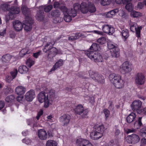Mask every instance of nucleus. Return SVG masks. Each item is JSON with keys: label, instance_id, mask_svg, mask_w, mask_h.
<instances>
[{"label": "nucleus", "instance_id": "nucleus-40", "mask_svg": "<svg viewBox=\"0 0 146 146\" xmlns=\"http://www.w3.org/2000/svg\"><path fill=\"white\" fill-rule=\"evenodd\" d=\"M11 56L9 55L3 56L2 58V60L3 62L8 63L11 59Z\"/></svg>", "mask_w": 146, "mask_h": 146}, {"label": "nucleus", "instance_id": "nucleus-51", "mask_svg": "<svg viewBox=\"0 0 146 146\" xmlns=\"http://www.w3.org/2000/svg\"><path fill=\"white\" fill-rule=\"evenodd\" d=\"M18 72L17 69H15L11 72V74L13 78H15L17 76Z\"/></svg>", "mask_w": 146, "mask_h": 146}, {"label": "nucleus", "instance_id": "nucleus-24", "mask_svg": "<svg viewBox=\"0 0 146 146\" xmlns=\"http://www.w3.org/2000/svg\"><path fill=\"white\" fill-rule=\"evenodd\" d=\"M80 5L78 3H75L73 5V8H71L69 10L71 11L72 13V16L75 17L77 15V11L79 10L80 9H81Z\"/></svg>", "mask_w": 146, "mask_h": 146}, {"label": "nucleus", "instance_id": "nucleus-57", "mask_svg": "<svg viewBox=\"0 0 146 146\" xmlns=\"http://www.w3.org/2000/svg\"><path fill=\"white\" fill-rule=\"evenodd\" d=\"M43 111L41 110L37 113V116L36 117L37 120H38L40 117L43 114Z\"/></svg>", "mask_w": 146, "mask_h": 146}, {"label": "nucleus", "instance_id": "nucleus-62", "mask_svg": "<svg viewBox=\"0 0 146 146\" xmlns=\"http://www.w3.org/2000/svg\"><path fill=\"white\" fill-rule=\"evenodd\" d=\"M87 33H94L95 34H99V35H102V32L98 31H96V30H94L93 31H88L87 32Z\"/></svg>", "mask_w": 146, "mask_h": 146}, {"label": "nucleus", "instance_id": "nucleus-6", "mask_svg": "<svg viewBox=\"0 0 146 146\" xmlns=\"http://www.w3.org/2000/svg\"><path fill=\"white\" fill-rule=\"evenodd\" d=\"M89 73L90 77L94 81L101 84H102L104 83V77L101 74H99L92 70H90L89 72Z\"/></svg>", "mask_w": 146, "mask_h": 146}, {"label": "nucleus", "instance_id": "nucleus-46", "mask_svg": "<svg viewBox=\"0 0 146 146\" xmlns=\"http://www.w3.org/2000/svg\"><path fill=\"white\" fill-rule=\"evenodd\" d=\"M111 2L110 0H101L100 3L101 5L105 6L109 5Z\"/></svg>", "mask_w": 146, "mask_h": 146}, {"label": "nucleus", "instance_id": "nucleus-10", "mask_svg": "<svg viewBox=\"0 0 146 146\" xmlns=\"http://www.w3.org/2000/svg\"><path fill=\"white\" fill-rule=\"evenodd\" d=\"M145 80L144 74L141 72H139L136 75L135 78V82L138 85L143 84Z\"/></svg>", "mask_w": 146, "mask_h": 146}, {"label": "nucleus", "instance_id": "nucleus-64", "mask_svg": "<svg viewBox=\"0 0 146 146\" xmlns=\"http://www.w3.org/2000/svg\"><path fill=\"white\" fill-rule=\"evenodd\" d=\"M6 33V30L5 29L0 30V35L3 36Z\"/></svg>", "mask_w": 146, "mask_h": 146}, {"label": "nucleus", "instance_id": "nucleus-60", "mask_svg": "<svg viewBox=\"0 0 146 146\" xmlns=\"http://www.w3.org/2000/svg\"><path fill=\"white\" fill-rule=\"evenodd\" d=\"M145 4L143 3H143L139 2L137 4V7L139 9H142L144 6Z\"/></svg>", "mask_w": 146, "mask_h": 146}, {"label": "nucleus", "instance_id": "nucleus-26", "mask_svg": "<svg viewBox=\"0 0 146 146\" xmlns=\"http://www.w3.org/2000/svg\"><path fill=\"white\" fill-rule=\"evenodd\" d=\"M63 62L62 60L60 59L56 62L52 68L50 70V72H51L56 70L58 68L62 66Z\"/></svg>", "mask_w": 146, "mask_h": 146}, {"label": "nucleus", "instance_id": "nucleus-59", "mask_svg": "<svg viewBox=\"0 0 146 146\" xmlns=\"http://www.w3.org/2000/svg\"><path fill=\"white\" fill-rule=\"evenodd\" d=\"M14 79L13 77H11V76H7L6 77L5 80L7 82L9 83Z\"/></svg>", "mask_w": 146, "mask_h": 146}, {"label": "nucleus", "instance_id": "nucleus-4", "mask_svg": "<svg viewBox=\"0 0 146 146\" xmlns=\"http://www.w3.org/2000/svg\"><path fill=\"white\" fill-rule=\"evenodd\" d=\"M80 7L81 11L84 14L86 13L88 11L90 13H94L96 11L94 5L91 2H88V4L82 2L81 4Z\"/></svg>", "mask_w": 146, "mask_h": 146}, {"label": "nucleus", "instance_id": "nucleus-13", "mask_svg": "<svg viewBox=\"0 0 146 146\" xmlns=\"http://www.w3.org/2000/svg\"><path fill=\"white\" fill-rule=\"evenodd\" d=\"M45 39H46L48 42L45 45L43 50L44 52H46L47 51L51 49V48H53V47H52V46L55 44V42L53 40L47 37H45Z\"/></svg>", "mask_w": 146, "mask_h": 146}, {"label": "nucleus", "instance_id": "nucleus-14", "mask_svg": "<svg viewBox=\"0 0 146 146\" xmlns=\"http://www.w3.org/2000/svg\"><path fill=\"white\" fill-rule=\"evenodd\" d=\"M9 13L8 16L9 19H13L14 17V15L19 13L20 12V9L19 8L17 7H16L13 6L11 7V8L9 10Z\"/></svg>", "mask_w": 146, "mask_h": 146}, {"label": "nucleus", "instance_id": "nucleus-22", "mask_svg": "<svg viewBox=\"0 0 146 146\" xmlns=\"http://www.w3.org/2000/svg\"><path fill=\"white\" fill-rule=\"evenodd\" d=\"M119 11V9H115L105 13L103 14V16L106 17L111 18L115 15V14Z\"/></svg>", "mask_w": 146, "mask_h": 146}, {"label": "nucleus", "instance_id": "nucleus-53", "mask_svg": "<svg viewBox=\"0 0 146 146\" xmlns=\"http://www.w3.org/2000/svg\"><path fill=\"white\" fill-rule=\"evenodd\" d=\"M124 9L121 8L120 10H119V15L120 16L125 17V13L124 11Z\"/></svg>", "mask_w": 146, "mask_h": 146}, {"label": "nucleus", "instance_id": "nucleus-1", "mask_svg": "<svg viewBox=\"0 0 146 146\" xmlns=\"http://www.w3.org/2000/svg\"><path fill=\"white\" fill-rule=\"evenodd\" d=\"M55 92L53 90H51L48 93L41 92L37 95L38 100L40 103L44 102V107L48 108L51 104V102L54 98Z\"/></svg>", "mask_w": 146, "mask_h": 146}, {"label": "nucleus", "instance_id": "nucleus-63", "mask_svg": "<svg viewBox=\"0 0 146 146\" xmlns=\"http://www.w3.org/2000/svg\"><path fill=\"white\" fill-rule=\"evenodd\" d=\"M136 131L135 129L134 128L127 129L126 130V133L127 134H128L129 133L135 132Z\"/></svg>", "mask_w": 146, "mask_h": 146}, {"label": "nucleus", "instance_id": "nucleus-48", "mask_svg": "<svg viewBox=\"0 0 146 146\" xmlns=\"http://www.w3.org/2000/svg\"><path fill=\"white\" fill-rule=\"evenodd\" d=\"M91 50H93L94 51H96L98 50V46L97 44L96 43H93L91 46L90 48Z\"/></svg>", "mask_w": 146, "mask_h": 146}, {"label": "nucleus", "instance_id": "nucleus-23", "mask_svg": "<svg viewBox=\"0 0 146 146\" xmlns=\"http://www.w3.org/2000/svg\"><path fill=\"white\" fill-rule=\"evenodd\" d=\"M38 136L41 140H45L46 139L47 134L46 131L43 129H40L38 130Z\"/></svg>", "mask_w": 146, "mask_h": 146}, {"label": "nucleus", "instance_id": "nucleus-30", "mask_svg": "<svg viewBox=\"0 0 146 146\" xmlns=\"http://www.w3.org/2000/svg\"><path fill=\"white\" fill-rule=\"evenodd\" d=\"M111 56L113 57H117L119 54V49L118 47H116L113 50H110Z\"/></svg>", "mask_w": 146, "mask_h": 146}, {"label": "nucleus", "instance_id": "nucleus-58", "mask_svg": "<svg viewBox=\"0 0 146 146\" xmlns=\"http://www.w3.org/2000/svg\"><path fill=\"white\" fill-rule=\"evenodd\" d=\"M22 141L23 143H24L27 144H29L31 141L30 139L27 138H25V139H23Z\"/></svg>", "mask_w": 146, "mask_h": 146}, {"label": "nucleus", "instance_id": "nucleus-8", "mask_svg": "<svg viewBox=\"0 0 146 146\" xmlns=\"http://www.w3.org/2000/svg\"><path fill=\"white\" fill-rule=\"evenodd\" d=\"M61 9L64 14V19L66 22H70L72 20V18L75 17L72 16L73 13L68 10L66 7H63Z\"/></svg>", "mask_w": 146, "mask_h": 146}, {"label": "nucleus", "instance_id": "nucleus-35", "mask_svg": "<svg viewBox=\"0 0 146 146\" xmlns=\"http://www.w3.org/2000/svg\"><path fill=\"white\" fill-rule=\"evenodd\" d=\"M28 68L25 65L20 66L19 67V71L21 74L25 73L28 72Z\"/></svg>", "mask_w": 146, "mask_h": 146}, {"label": "nucleus", "instance_id": "nucleus-52", "mask_svg": "<svg viewBox=\"0 0 146 146\" xmlns=\"http://www.w3.org/2000/svg\"><path fill=\"white\" fill-rule=\"evenodd\" d=\"M62 20V17L59 16L56 17L53 20V22L55 23H60L61 22Z\"/></svg>", "mask_w": 146, "mask_h": 146}, {"label": "nucleus", "instance_id": "nucleus-20", "mask_svg": "<svg viewBox=\"0 0 146 146\" xmlns=\"http://www.w3.org/2000/svg\"><path fill=\"white\" fill-rule=\"evenodd\" d=\"M13 27L17 31H20L23 29L22 24L18 20H15L13 22Z\"/></svg>", "mask_w": 146, "mask_h": 146}, {"label": "nucleus", "instance_id": "nucleus-3", "mask_svg": "<svg viewBox=\"0 0 146 146\" xmlns=\"http://www.w3.org/2000/svg\"><path fill=\"white\" fill-rule=\"evenodd\" d=\"M109 78L111 83L117 88L123 87L125 81L120 75L112 73L110 75Z\"/></svg>", "mask_w": 146, "mask_h": 146}, {"label": "nucleus", "instance_id": "nucleus-19", "mask_svg": "<svg viewBox=\"0 0 146 146\" xmlns=\"http://www.w3.org/2000/svg\"><path fill=\"white\" fill-rule=\"evenodd\" d=\"M102 30L104 32L109 35H112L114 32V28L110 25H105L102 26Z\"/></svg>", "mask_w": 146, "mask_h": 146}, {"label": "nucleus", "instance_id": "nucleus-54", "mask_svg": "<svg viewBox=\"0 0 146 146\" xmlns=\"http://www.w3.org/2000/svg\"><path fill=\"white\" fill-rule=\"evenodd\" d=\"M9 7V5L7 4H2L1 6V8L3 11H5L7 10Z\"/></svg>", "mask_w": 146, "mask_h": 146}, {"label": "nucleus", "instance_id": "nucleus-17", "mask_svg": "<svg viewBox=\"0 0 146 146\" xmlns=\"http://www.w3.org/2000/svg\"><path fill=\"white\" fill-rule=\"evenodd\" d=\"M48 51V60L50 61H53L54 60L53 58L56 54L57 52V49L53 47Z\"/></svg>", "mask_w": 146, "mask_h": 146}, {"label": "nucleus", "instance_id": "nucleus-43", "mask_svg": "<svg viewBox=\"0 0 146 146\" xmlns=\"http://www.w3.org/2000/svg\"><path fill=\"white\" fill-rule=\"evenodd\" d=\"M141 13L139 12H137L135 11H131L130 15H131L134 17H137L141 16Z\"/></svg>", "mask_w": 146, "mask_h": 146}, {"label": "nucleus", "instance_id": "nucleus-42", "mask_svg": "<svg viewBox=\"0 0 146 146\" xmlns=\"http://www.w3.org/2000/svg\"><path fill=\"white\" fill-rule=\"evenodd\" d=\"M35 63V61L33 60L32 58H29L28 59L26 62V64L27 65L31 67Z\"/></svg>", "mask_w": 146, "mask_h": 146}, {"label": "nucleus", "instance_id": "nucleus-34", "mask_svg": "<svg viewBox=\"0 0 146 146\" xmlns=\"http://www.w3.org/2000/svg\"><path fill=\"white\" fill-rule=\"evenodd\" d=\"M108 47L110 50L115 48L116 47H118L115 43L109 40L108 42Z\"/></svg>", "mask_w": 146, "mask_h": 146}, {"label": "nucleus", "instance_id": "nucleus-56", "mask_svg": "<svg viewBox=\"0 0 146 146\" xmlns=\"http://www.w3.org/2000/svg\"><path fill=\"white\" fill-rule=\"evenodd\" d=\"M88 112V110L87 109H85L84 110L83 109L82 111L83 114L82 115V118H84L86 117V116Z\"/></svg>", "mask_w": 146, "mask_h": 146}, {"label": "nucleus", "instance_id": "nucleus-27", "mask_svg": "<svg viewBox=\"0 0 146 146\" xmlns=\"http://www.w3.org/2000/svg\"><path fill=\"white\" fill-rule=\"evenodd\" d=\"M105 130V127L103 125H96L94 126V130L97 132L101 133L103 134Z\"/></svg>", "mask_w": 146, "mask_h": 146}, {"label": "nucleus", "instance_id": "nucleus-32", "mask_svg": "<svg viewBox=\"0 0 146 146\" xmlns=\"http://www.w3.org/2000/svg\"><path fill=\"white\" fill-rule=\"evenodd\" d=\"M136 117L135 113L132 112L127 117L126 120L128 123H131L132 122Z\"/></svg>", "mask_w": 146, "mask_h": 146}, {"label": "nucleus", "instance_id": "nucleus-55", "mask_svg": "<svg viewBox=\"0 0 146 146\" xmlns=\"http://www.w3.org/2000/svg\"><path fill=\"white\" fill-rule=\"evenodd\" d=\"M104 112L106 118H107L109 116L110 112L109 110L107 109H105L104 110Z\"/></svg>", "mask_w": 146, "mask_h": 146}, {"label": "nucleus", "instance_id": "nucleus-5", "mask_svg": "<svg viewBox=\"0 0 146 146\" xmlns=\"http://www.w3.org/2000/svg\"><path fill=\"white\" fill-rule=\"evenodd\" d=\"M85 53L88 58L95 62H102V56L96 51L87 50L85 51Z\"/></svg>", "mask_w": 146, "mask_h": 146}, {"label": "nucleus", "instance_id": "nucleus-15", "mask_svg": "<svg viewBox=\"0 0 146 146\" xmlns=\"http://www.w3.org/2000/svg\"><path fill=\"white\" fill-rule=\"evenodd\" d=\"M76 143L78 146H93L88 140L81 138H77L76 140Z\"/></svg>", "mask_w": 146, "mask_h": 146}, {"label": "nucleus", "instance_id": "nucleus-9", "mask_svg": "<svg viewBox=\"0 0 146 146\" xmlns=\"http://www.w3.org/2000/svg\"><path fill=\"white\" fill-rule=\"evenodd\" d=\"M125 139L127 142L132 144L138 143L140 139L139 136L135 134L128 135L126 137Z\"/></svg>", "mask_w": 146, "mask_h": 146}, {"label": "nucleus", "instance_id": "nucleus-31", "mask_svg": "<svg viewBox=\"0 0 146 146\" xmlns=\"http://www.w3.org/2000/svg\"><path fill=\"white\" fill-rule=\"evenodd\" d=\"M83 107L81 105H78L74 109L75 113L78 114L80 115L82 113L83 111Z\"/></svg>", "mask_w": 146, "mask_h": 146}, {"label": "nucleus", "instance_id": "nucleus-49", "mask_svg": "<svg viewBox=\"0 0 146 146\" xmlns=\"http://www.w3.org/2000/svg\"><path fill=\"white\" fill-rule=\"evenodd\" d=\"M52 8L53 6L52 5H48L44 6V9L45 12H48L52 9Z\"/></svg>", "mask_w": 146, "mask_h": 146}, {"label": "nucleus", "instance_id": "nucleus-2", "mask_svg": "<svg viewBox=\"0 0 146 146\" xmlns=\"http://www.w3.org/2000/svg\"><path fill=\"white\" fill-rule=\"evenodd\" d=\"M22 11L25 16V21L24 23V30L26 31H30L32 29V19L30 17V11L25 6H23L21 7Z\"/></svg>", "mask_w": 146, "mask_h": 146}, {"label": "nucleus", "instance_id": "nucleus-37", "mask_svg": "<svg viewBox=\"0 0 146 146\" xmlns=\"http://www.w3.org/2000/svg\"><path fill=\"white\" fill-rule=\"evenodd\" d=\"M31 50H29L27 48H24L22 49L20 51V54L21 56H23L27 54L30 53Z\"/></svg>", "mask_w": 146, "mask_h": 146}, {"label": "nucleus", "instance_id": "nucleus-41", "mask_svg": "<svg viewBox=\"0 0 146 146\" xmlns=\"http://www.w3.org/2000/svg\"><path fill=\"white\" fill-rule=\"evenodd\" d=\"M54 7V8L60 9L62 11L61 9L63 7H65L64 5L62 6V3H60L58 2L55 1L53 5Z\"/></svg>", "mask_w": 146, "mask_h": 146}, {"label": "nucleus", "instance_id": "nucleus-33", "mask_svg": "<svg viewBox=\"0 0 146 146\" xmlns=\"http://www.w3.org/2000/svg\"><path fill=\"white\" fill-rule=\"evenodd\" d=\"M82 33H77L75 34L74 36L69 37L68 40H74L80 37L83 38L84 36H82Z\"/></svg>", "mask_w": 146, "mask_h": 146}, {"label": "nucleus", "instance_id": "nucleus-12", "mask_svg": "<svg viewBox=\"0 0 146 146\" xmlns=\"http://www.w3.org/2000/svg\"><path fill=\"white\" fill-rule=\"evenodd\" d=\"M131 30L134 32L136 31V36L138 37H139L140 36L141 30L142 29L141 26L138 27L137 26V24L135 23H132L131 21V23L129 24Z\"/></svg>", "mask_w": 146, "mask_h": 146}, {"label": "nucleus", "instance_id": "nucleus-7", "mask_svg": "<svg viewBox=\"0 0 146 146\" xmlns=\"http://www.w3.org/2000/svg\"><path fill=\"white\" fill-rule=\"evenodd\" d=\"M142 105L141 102L139 100H137L133 102L131 105V107L133 111H136L138 113L140 114L142 112L141 109Z\"/></svg>", "mask_w": 146, "mask_h": 146}, {"label": "nucleus", "instance_id": "nucleus-39", "mask_svg": "<svg viewBox=\"0 0 146 146\" xmlns=\"http://www.w3.org/2000/svg\"><path fill=\"white\" fill-rule=\"evenodd\" d=\"M97 41L100 44L103 45L106 43L107 40L105 37H102L98 39Z\"/></svg>", "mask_w": 146, "mask_h": 146}, {"label": "nucleus", "instance_id": "nucleus-45", "mask_svg": "<svg viewBox=\"0 0 146 146\" xmlns=\"http://www.w3.org/2000/svg\"><path fill=\"white\" fill-rule=\"evenodd\" d=\"M140 135L143 137H146V128L143 127L142 128L140 131Z\"/></svg>", "mask_w": 146, "mask_h": 146}, {"label": "nucleus", "instance_id": "nucleus-38", "mask_svg": "<svg viewBox=\"0 0 146 146\" xmlns=\"http://www.w3.org/2000/svg\"><path fill=\"white\" fill-rule=\"evenodd\" d=\"M57 142L53 140H48L46 141V146H57Z\"/></svg>", "mask_w": 146, "mask_h": 146}, {"label": "nucleus", "instance_id": "nucleus-25", "mask_svg": "<svg viewBox=\"0 0 146 146\" xmlns=\"http://www.w3.org/2000/svg\"><path fill=\"white\" fill-rule=\"evenodd\" d=\"M26 91V88L22 86H18L15 89V92L17 94L22 95L24 94Z\"/></svg>", "mask_w": 146, "mask_h": 146}, {"label": "nucleus", "instance_id": "nucleus-18", "mask_svg": "<svg viewBox=\"0 0 146 146\" xmlns=\"http://www.w3.org/2000/svg\"><path fill=\"white\" fill-rule=\"evenodd\" d=\"M35 91L33 90H31L26 93L25 96V99L27 101L31 102L35 98Z\"/></svg>", "mask_w": 146, "mask_h": 146}, {"label": "nucleus", "instance_id": "nucleus-36", "mask_svg": "<svg viewBox=\"0 0 146 146\" xmlns=\"http://www.w3.org/2000/svg\"><path fill=\"white\" fill-rule=\"evenodd\" d=\"M122 38L126 39L129 36V31L126 29L122 30L121 33Z\"/></svg>", "mask_w": 146, "mask_h": 146}, {"label": "nucleus", "instance_id": "nucleus-61", "mask_svg": "<svg viewBox=\"0 0 146 146\" xmlns=\"http://www.w3.org/2000/svg\"><path fill=\"white\" fill-rule=\"evenodd\" d=\"M146 145V139L142 138L141 140L140 146H143Z\"/></svg>", "mask_w": 146, "mask_h": 146}, {"label": "nucleus", "instance_id": "nucleus-11", "mask_svg": "<svg viewBox=\"0 0 146 146\" xmlns=\"http://www.w3.org/2000/svg\"><path fill=\"white\" fill-rule=\"evenodd\" d=\"M121 70L125 73L130 72L132 69V64L128 61L123 63L120 66Z\"/></svg>", "mask_w": 146, "mask_h": 146}, {"label": "nucleus", "instance_id": "nucleus-16", "mask_svg": "<svg viewBox=\"0 0 146 146\" xmlns=\"http://www.w3.org/2000/svg\"><path fill=\"white\" fill-rule=\"evenodd\" d=\"M71 119L68 114H64L59 118V120L63 126H66L69 124Z\"/></svg>", "mask_w": 146, "mask_h": 146}, {"label": "nucleus", "instance_id": "nucleus-47", "mask_svg": "<svg viewBox=\"0 0 146 146\" xmlns=\"http://www.w3.org/2000/svg\"><path fill=\"white\" fill-rule=\"evenodd\" d=\"M125 7L126 9L129 11H131L133 9V7L132 4L131 3H127Z\"/></svg>", "mask_w": 146, "mask_h": 146}, {"label": "nucleus", "instance_id": "nucleus-44", "mask_svg": "<svg viewBox=\"0 0 146 146\" xmlns=\"http://www.w3.org/2000/svg\"><path fill=\"white\" fill-rule=\"evenodd\" d=\"M15 97L13 95H11L5 98L6 101L8 102H12L14 101Z\"/></svg>", "mask_w": 146, "mask_h": 146}, {"label": "nucleus", "instance_id": "nucleus-28", "mask_svg": "<svg viewBox=\"0 0 146 146\" xmlns=\"http://www.w3.org/2000/svg\"><path fill=\"white\" fill-rule=\"evenodd\" d=\"M142 118L141 117H139L138 121H135L134 123V129H135L136 131L137 129H139L142 125L141 121Z\"/></svg>", "mask_w": 146, "mask_h": 146}, {"label": "nucleus", "instance_id": "nucleus-29", "mask_svg": "<svg viewBox=\"0 0 146 146\" xmlns=\"http://www.w3.org/2000/svg\"><path fill=\"white\" fill-rule=\"evenodd\" d=\"M36 19L40 21H43L44 19V13L42 11L40 10L37 12L36 16Z\"/></svg>", "mask_w": 146, "mask_h": 146}, {"label": "nucleus", "instance_id": "nucleus-50", "mask_svg": "<svg viewBox=\"0 0 146 146\" xmlns=\"http://www.w3.org/2000/svg\"><path fill=\"white\" fill-rule=\"evenodd\" d=\"M51 15L55 17L59 16L60 15V13L58 10H55L52 11L51 13Z\"/></svg>", "mask_w": 146, "mask_h": 146}, {"label": "nucleus", "instance_id": "nucleus-21", "mask_svg": "<svg viewBox=\"0 0 146 146\" xmlns=\"http://www.w3.org/2000/svg\"><path fill=\"white\" fill-rule=\"evenodd\" d=\"M91 138L93 140H97L101 138L103 134L101 133L97 132L94 130L90 134Z\"/></svg>", "mask_w": 146, "mask_h": 146}]
</instances>
